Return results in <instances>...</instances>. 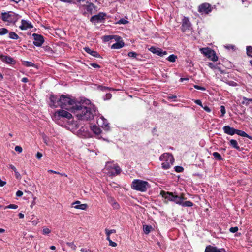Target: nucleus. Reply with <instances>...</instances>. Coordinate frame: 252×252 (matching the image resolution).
<instances>
[{"label": "nucleus", "mask_w": 252, "mask_h": 252, "mask_svg": "<svg viewBox=\"0 0 252 252\" xmlns=\"http://www.w3.org/2000/svg\"><path fill=\"white\" fill-rule=\"evenodd\" d=\"M160 195L166 199L173 202L175 200V198H177V195H174L171 192H165L164 191H161Z\"/></svg>", "instance_id": "obj_11"}, {"label": "nucleus", "mask_w": 252, "mask_h": 252, "mask_svg": "<svg viewBox=\"0 0 252 252\" xmlns=\"http://www.w3.org/2000/svg\"><path fill=\"white\" fill-rule=\"evenodd\" d=\"M80 9L82 13L85 16L92 14L96 10V7L92 3H89L87 5L81 6Z\"/></svg>", "instance_id": "obj_7"}, {"label": "nucleus", "mask_w": 252, "mask_h": 252, "mask_svg": "<svg viewBox=\"0 0 252 252\" xmlns=\"http://www.w3.org/2000/svg\"><path fill=\"white\" fill-rule=\"evenodd\" d=\"M97 124L101 127L106 129V130H109V123H108L107 120L104 118L103 117H101L97 120Z\"/></svg>", "instance_id": "obj_13"}, {"label": "nucleus", "mask_w": 252, "mask_h": 252, "mask_svg": "<svg viewBox=\"0 0 252 252\" xmlns=\"http://www.w3.org/2000/svg\"><path fill=\"white\" fill-rule=\"evenodd\" d=\"M9 168L13 170L14 171V172L16 170H17L16 167L12 164H10L9 165Z\"/></svg>", "instance_id": "obj_62"}, {"label": "nucleus", "mask_w": 252, "mask_h": 252, "mask_svg": "<svg viewBox=\"0 0 252 252\" xmlns=\"http://www.w3.org/2000/svg\"><path fill=\"white\" fill-rule=\"evenodd\" d=\"M107 199L108 202L114 209H118L120 208L119 204L113 197H108Z\"/></svg>", "instance_id": "obj_20"}, {"label": "nucleus", "mask_w": 252, "mask_h": 252, "mask_svg": "<svg viewBox=\"0 0 252 252\" xmlns=\"http://www.w3.org/2000/svg\"><path fill=\"white\" fill-rule=\"evenodd\" d=\"M204 110H205L206 112H211V109H210V108L207 106H203L202 107Z\"/></svg>", "instance_id": "obj_59"}, {"label": "nucleus", "mask_w": 252, "mask_h": 252, "mask_svg": "<svg viewBox=\"0 0 252 252\" xmlns=\"http://www.w3.org/2000/svg\"><path fill=\"white\" fill-rule=\"evenodd\" d=\"M15 150L20 153L22 152V148L20 146H16L15 147Z\"/></svg>", "instance_id": "obj_52"}, {"label": "nucleus", "mask_w": 252, "mask_h": 252, "mask_svg": "<svg viewBox=\"0 0 252 252\" xmlns=\"http://www.w3.org/2000/svg\"><path fill=\"white\" fill-rule=\"evenodd\" d=\"M220 112L221 113V117H223L224 114H225V107L223 105H221L220 106Z\"/></svg>", "instance_id": "obj_45"}, {"label": "nucleus", "mask_w": 252, "mask_h": 252, "mask_svg": "<svg viewBox=\"0 0 252 252\" xmlns=\"http://www.w3.org/2000/svg\"><path fill=\"white\" fill-rule=\"evenodd\" d=\"M22 81L24 83H26L28 81V79L27 78H23L22 79Z\"/></svg>", "instance_id": "obj_64"}, {"label": "nucleus", "mask_w": 252, "mask_h": 252, "mask_svg": "<svg viewBox=\"0 0 252 252\" xmlns=\"http://www.w3.org/2000/svg\"><path fill=\"white\" fill-rule=\"evenodd\" d=\"M131 188L137 191L145 192L150 187L149 183L145 181L134 179L131 185Z\"/></svg>", "instance_id": "obj_2"}, {"label": "nucleus", "mask_w": 252, "mask_h": 252, "mask_svg": "<svg viewBox=\"0 0 252 252\" xmlns=\"http://www.w3.org/2000/svg\"><path fill=\"white\" fill-rule=\"evenodd\" d=\"M149 50L151 52H152V53H153L154 54H157L158 55L160 56H163L164 55H166L167 53L166 51H163L160 48H156V47H155L154 46L151 47L149 49Z\"/></svg>", "instance_id": "obj_14"}, {"label": "nucleus", "mask_w": 252, "mask_h": 252, "mask_svg": "<svg viewBox=\"0 0 252 252\" xmlns=\"http://www.w3.org/2000/svg\"><path fill=\"white\" fill-rule=\"evenodd\" d=\"M2 61L7 63H11L13 62V59L9 56L2 55L0 57Z\"/></svg>", "instance_id": "obj_24"}, {"label": "nucleus", "mask_w": 252, "mask_h": 252, "mask_svg": "<svg viewBox=\"0 0 252 252\" xmlns=\"http://www.w3.org/2000/svg\"><path fill=\"white\" fill-rule=\"evenodd\" d=\"M72 115L66 110H59L56 111L53 115V119L56 120H59L61 119H70Z\"/></svg>", "instance_id": "obj_6"}, {"label": "nucleus", "mask_w": 252, "mask_h": 252, "mask_svg": "<svg viewBox=\"0 0 252 252\" xmlns=\"http://www.w3.org/2000/svg\"><path fill=\"white\" fill-rule=\"evenodd\" d=\"M90 65L94 68H95L100 67V65H99L98 64L94 63H91Z\"/></svg>", "instance_id": "obj_57"}, {"label": "nucleus", "mask_w": 252, "mask_h": 252, "mask_svg": "<svg viewBox=\"0 0 252 252\" xmlns=\"http://www.w3.org/2000/svg\"><path fill=\"white\" fill-rule=\"evenodd\" d=\"M104 16L105 15L103 13H99L98 15L92 16L91 18V21L94 23H98L104 19Z\"/></svg>", "instance_id": "obj_17"}, {"label": "nucleus", "mask_w": 252, "mask_h": 252, "mask_svg": "<svg viewBox=\"0 0 252 252\" xmlns=\"http://www.w3.org/2000/svg\"><path fill=\"white\" fill-rule=\"evenodd\" d=\"M194 87L197 90H202V91H205L206 90L205 88H204L203 87H201V86H198L196 85H194Z\"/></svg>", "instance_id": "obj_53"}, {"label": "nucleus", "mask_w": 252, "mask_h": 252, "mask_svg": "<svg viewBox=\"0 0 252 252\" xmlns=\"http://www.w3.org/2000/svg\"><path fill=\"white\" fill-rule=\"evenodd\" d=\"M104 40L105 41H108L113 38L115 39V40H118V39H120L121 37L120 36H117V35H107V36H104Z\"/></svg>", "instance_id": "obj_26"}, {"label": "nucleus", "mask_w": 252, "mask_h": 252, "mask_svg": "<svg viewBox=\"0 0 252 252\" xmlns=\"http://www.w3.org/2000/svg\"><path fill=\"white\" fill-rule=\"evenodd\" d=\"M116 40L117 42L116 43L113 44L111 46L112 49H120L124 46L125 43L123 41V40L121 39V38L120 39H118V40Z\"/></svg>", "instance_id": "obj_21"}, {"label": "nucleus", "mask_w": 252, "mask_h": 252, "mask_svg": "<svg viewBox=\"0 0 252 252\" xmlns=\"http://www.w3.org/2000/svg\"><path fill=\"white\" fill-rule=\"evenodd\" d=\"M224 47L225 48L229 49V50L232 49L233 50H235L236 49V47L233 45H231V44L226 45Z\"/></svg>", "instance_id": "obj_43"}, {"label": "nucleus", "mask_w": 252, "mask_h": 252, "mask_svg": "<svg viewBox=\"0 0 252 252\" xmlns=\"http://www.w3.org/2000/svg\"><path fill=\"white\" fill-rule=\"evenodd\" d=\"M238 230V227H231L229 229V231L232 233H235L237 232Z\"/></svg>", "instance_id": "obj_50"}, {"label": "nucleus", "mask_w": 252, "mask_h": 252, "mask_svg": "<svg viewBox=\"0 0 252 252\" xmlns=\"http://www.w3.org/2000/svg\"><path fill=\"white\" fill-rule=\"evenodd\" d=\"M193 205V203L192 202L190 201H187L185 202H183L181 206L183 207H191Z\"/></svg>", "instance_id": "obj_35"}, {"label": "nucleus", "mask_w": 252, "mask_h": 252, "mask_svg": "<svg viewBox=\"0 0 252 252\" xmlns=\"http://www.w3.org/2000/svg\"><path fill=\"white\" fill-rule=\"evenodd\" d=\"M175 170L177 172H182L184 169L181 166H176L175 167Z\"/></svg>", "instance_id": "obj_44"}, {"label": "nucleus", "mask_w": 252, "mask_h": 252, "mask_svg": "<svg viewBox=\"0 0 252 252\" xmlns=\"http://www.w3.org/2000/svg\"><path fill=\"white\" fill-rule=\"evenodd\" d=\"M105 231L107 236V240L109 241V245L112 247L117 246V244L116 243L113 242L110 239V234L116 233L115 229L109 230L107 228L105 229Z\"/></svg>", "instance_id": "obj_10"}, {"label": "nucleus", "mask_w": 252, "mask_h": 252, "mask_svg": "<svg viewBox=\"0 0 252 252\" xmlns=\"http://www.w3.org/2000/svg\"><path fill=\"white\" fill-rule=\"evenodd\" d=\"M98 88L99 90H100L101 91H106V90H111V89L110 88H108V87H105V86H100V85L98 86Z\"/></svg>", "instance_id": "obj_42"}, {"label": "nucleus", "mask_w": 252, "mask_h": 252, "mask_svg": "<svg viewBox=\"0 0 252 252\" xmlns=\"http://www.w3.org/2000/svg\"><path fill=\"white\" fill-rule=\"evenodd\" d=\"M23 194V193L22 191H21L20 190H18L16 192V196L18 197H20V196H22Z\"/></svg>", "instance_id": "obj_60"}, {"label": "nucleus", "mask_w": 252, "mask_h": 252, "mask_svg": "<svg viewBox=\"0 0 252 252\" xmlns=\"http://www.w3.org/2000/svg\"><path fill=\"white\" fill-rule=\"evenodd\" d=\"M32 27V26L31 23H29V22L24 20H22L21 25L19 27V28L22 30H27Z\"/></svg>", "instance_id": "obj_22"}, {"label": "nucleus", "mask_w": 252, "mask_h": 252, "mask_svg": "<svg viewBox=\"0 0 252 252\" xmlns=\"http://www.w3.org/2000/svg\"><path fill=\"white\" fill-rule=\"evenodd\" d=\"M205 252H226L224 249H218L216 247L208 246H207Z\"/></svg>", "instance_id": "obj_15"}, {"label": "nucleus", "mask_w": 252, "mask_h": 252, "mask_svg": "<svg viewBox=\"0 0 252 252\" xmlns=\"http://www.w3.org/2000/svg\"><path fill=\"white\" fill-rule=\"evenodd\" d=\"M22 64L26 67H34L35 64L32 62L23 61Z\"/></svg>", "instance_id": "obj_27"}, {"label": "nucleus", "mask_w": 252, "mask_h": 252, "mask_svg": "<svg viewBox=\"0 0 252 252\" xmlns=\"http://www.w3.org/2000/svg\"><path fill=\"white\" fill-rule=\"evenodd\" d=\"M42 157V153H40V152H37V154H36V158H38V159H40Z\"/></svg>", "instance_id": "obj_61"}, {"label": "nucleus", "mask_w": 252, "mask_h": 252, "mask_svg": "<svg viewBox=\"0 0 252 252\" xmlns=\"http://www.w3.org/2000/svg\"><path fill=\"white\" fill-rule=\"evenodd\" d=\"M18 208V206L15 204H10L8 206H6L4 207V209H16Z\"/></svg>", "instance_id": "obj_39"}, {"label": "nucleus", "mask_w": 252, "mask_h": 252, "mask_svg": "<svg viewBox=\"0 0 252 252\" xmlns=\"http://www.w3.org/2000/svg\"><path fill=\"white\" fill-rule=\"evenodd\" d=\"M15 173V176L17 179H21V175L17 171V170H16L14 171Z\"/></svg>", "instance_id": "obj_55"}, {"label": "nucleus", "mask_w": 252, "mask_h": 252, "mask_svg": "<svg viewBox=\"0 0 252 252\" xmlns=\"http://www.w3.org/2000/svg\"><path fill=\"white\" fill-rule=\"evenodd\" d=\"M112 95L110 93H107L106 94L104 99L105 100H109L111 98Z\"/></svg>", "instance_id": "obj_54"}, {"label": "nucleus", "mask_w": 252, "mask_h": 252, "mask_svg": "<svg viewBox=\"0 0 252 252\" xmlns=\"http://www.w3.org/2000/svg\"><path fill=\"white\" fill-rule=\"evenodd\" d=\"M210 49V48H201L200 50L201 53H202L203 54H204V55L206 56L208 54Z\"/></svg>", "instance_id": "obj_37"}, {"label": "nucleus", "mask_w": 252, "mask_h": 252, "mask_svg": "<svg viewBox=\"0 0 252 252\" xmlns=\"http://www.w3.org/2000/svg\"><path fill=\"white\" fill-rule=\"evenodd\" d=\"M208 58L210 59L213 61H217L218 60V57L216 56L215 51H213V53H212L209 55Z\"/></svg>", "instance_id": "obj_32"}, {"label": "nucleus", "mask_w": 252, "mask_h": 252, "mask_svg": "<svg viewBox=\"0 0 252 252\" xmlns=\"http://www.w3.org/2000/svg\"><path fill=\"white\" fill-rule=\"evenodd\" d=\"M223 130L225 133L230 135H233L234 134H235L236 132L235 129L228 126H223Z\"/></svg>", "instance_id": "obj_19"}, {"label": "nucleus", "mask_w": 252, "mask_h": 252, "mask_svg": "<svg viewBox=\"0 0 252 252\" xmlns=\"http://www.w3.org/2000/svg\"><path fill=\"white\" fill-rule=\"evenodd\" d=\"M194 102L197 105H200L201 107H203L201 101L200 100H194Z\"/></svg>", "instance_id": "obj_58"}, {"label": "nucleus", "mask_w": 252, "mask_h": 252, "mask_svg": "<svg viewBox=\"0 0 252 252\" xmlns=\"http://www.w3.org/2000/svg\"><path fill=\"white\" fill-rule=\"evenodd\" d=\"M91 129L96 135L100 134L101 132L100 128L96 125L91 126Z\"/></svg>", "instance_id": "obj_23"}, {"label": "nucleus", "mask_w": 252, "mask_h": 252, "mask_svg": "<svg viewBox=\"0 0 252 252\" xmlns=\"http://www.w3.org/2000/svg\"><path fill=\"white\" fill-rule=\"evenodd\" d=\"M9 37L13 39H18L19 36L14 32H11L9 33Z\"/></svg>", "instance_id": "obj_33"}, {"label": "nucleus", "mask_w": 252, "mask_h": 252, "mask_svg": "<svg viewBox=\"0 0 252 252\" xmlns=\"http://www.w3.org/2000/svg\"><path fill=\"white\" fill-rule=\"evenodd\" d=\"M33 36L34 37L33 44L37 47L41 46L44 41L43 37L36 33H33Z\"/></svg>", "instance_id": "obj_8"}, {"label": "nucleus", "mask_w": 252, "mask_h": 252, "mask_svg": "<svg viewBox=\"0 0 252 252\" xmlns=\"http://www.w3.org/2000/svg\"><path fill=\"white\" fill-rule=\"evenodd\" d=\"M235 134H237L238 135H240L241 136L249 137L250 139L252 138L251 137L249 136L248 135L246 132H245L243 131L240 130L236 129Z\"/></svg>", "instance_id": "obj_28"}, {"label": "nucleus", "mask_w": 252, "mask_h": 252, "mask_svg": "<svg viewBox=\"0 0 252 252\" xmlns=\"http://www.w3.org/2000/svg\"><path fill=\"white\" fill-rule=\"evenodd\" d=\"M212 155L214 156V158L217 160L221 161L223 159L221 155L218 152H213Z\"/></svg>", "instance_id": "obj_30"}, {"label": "nucleus", "mask_w": 252, "mask_h": 252, "mask_svg": "<svg viewBox=\"0 0 252 252\" xmlns=\"http://www.w3.org/2000/svg\"><path fill=\"white\" fill-rule=\"evenodd\" d=\"M143 229L144 232L146 234H148L151 231V226L147 225H144L143 226Z\"/></svg>", "instance_id": "obj_34"}, {"label": "nucleus", "mask_w": 252, "mask_h": 252, "mask_svg": "<svg viewBox=\"0 0 252 252\" xmlns=\"http://www.w3.org/2000/svg\"><path fill=\"white\" fill-rule=\"evenodd\" d=\"M1 18L3 21L9 23H15L18 19V15L11 11L2 13Z\"/></svg>", "instance_id": "obj_5"}, {"label": "nucleus", "mask_w": 252, "mask_h": 252, "mask_svg": "<svg viewBox=\"0 0 252 252\" xmlns=\"http://www.w3.org/2000/svg\"><path fill=\"white\" fill-rule=\"evenodd\" d=\"M184 199H185V198L183 195H181L180 196H177V198H175L173 202H175L177 204L182 205L183 200Z\"/></svg>", "instance_id": "obj_25"}, {"label": "nucleus", "mask_w": 252, "mask_h": 252, "mask_svg": "<svg viewBox=\"0 0 252 252\" xmlns=\"http://www.w3.org/2000/svg\"><path fill=\"white\" fill-rule=\"evenodd\" d=\"M67 245L69 247H70L72 250H75L76 249V246L72 242H68L66 243Z\"/></svg>", "instance_id": "obj_41"}, {"label": "nucleus", "mask_w": 252, "mask_h": 252, "mask_svg": "<svg viewBox=\"0 0 252 252\" xmlns=\"http://www.w3.org/2000/svg\"><path fill=\"white\" fill-rule=\"evenodd\" d=\"M106 170H108V174L111 176H116L119 174L121 171L120 168L114 162H107L105 168Z\"/></svg>", "instance_id": "obj_4"}, {"label": "nucleus", "mask_w": 252, "mask_h": 252, "mask_svg": "<svg viewBox=\"0 0 252 252\" xmlns=\"http://www.w3.org/2000/svg\"><path fill=\"white\" fill-rule=\"evenodd\" d=\"M84 50L87 53L92 55L94 57H96L97 55V53L96 52L92 51L89 47H85Z\"/></svg>", "instance_id": "obj_31"}, {"label": "nucleus", "mask_w": 252, "mask_h": 252, "mask_svg": "<svg viewBox=\"0 0 252 252\" xmlns=\"http://www.w3.org/2000/svg\"><path fill=\"white\" fill-rule=\"evenodd\" d=\"M51 232V230L48 228H44L43 229V234H48Z\"/></svg>", "instance_id": "obj_48"}, {"label": "nucleus", "mask_w": 252, "mask_h": 252, "mask_svg": "<svg viewBox=\"0 0 252 252\" xmlns=\"http://www.w3.org/2000/svg\"><path fill=\"white\" fill-rule=\"evenodd\" d=\"M213 51H214L210 49V50L209 51L208 54L206 56L208 57L209 55H210L212 53H213Z\"/></svg>", "instance_id": "obj_63"}, {"label": "nucleus", "mask_w": 252, "mask_h": 252, "mask_svg": "<svg viewBox=\"0 0 252 252\" xmlns=\"http://www.w3.org/2000/svg\"><path fill=\"white\" fill-rule=\"evenodd\" d=\"M50 100L51 101L50 105L51 106H53L57 107V106H60L59 98H58L57 97L54 95H51L50 97Z\"/></svg>", "instance_id": "obj_16"}, {"label": "nucleus", "mask_w": 252, "mask_h": 252, "mask_svg": "<svg viewBox=\"0 0 252 252\" xmlns=\"http://www.w3.org/2000/svg\"><path fill=\"white\" fill-rule=\"evenodd\" d=\"M208 65L212 69L216 68V66L214 64L212 63H209Z\"/></svg>", "instance_id": "obj_56"}, {"label": "nucleus", "mask_w": 252, "mask_h": 252, "mask_svg": "<svg viewBox=\"0 0 252 252\" xmlns=\"http://www.w3.org/2000/svg\"><path fill=\"white\" fill-rule=\"evenodd\" d=\"M8 30L6 28H1L0 29V35H2L8 33Z\"/></svg>", "instance_id": "obj_40"}, {"label": "nucleus", "mask_w": 252, "mask_h": 252, "mask_svg": "<svg viewBox=\"0 0 252 252\" xmlns=\"http://www.w3.org/2000/svg\"><path fill=\"white\" fill-rule=\"evenodd\" d=\"M71 207L76 209L85 210L88 208V205L87 204H81L80 201H76L71 204Z\"/></svg>", "instance_id": "obj_12"}, {"label": "nucleus", "mask_w": 252, "mask_h": 252, "mask_svg": "<svg viewBox=\"0 0 252 252\" xmlns=\"http://www.w3.org/2000/svg\"><path fill=\"white\" fill-rule=\"evenodd\" d=\"M177 56L175 55H170L167 58V60L170 62L174 63L176 61Z\"/></svg>", "instance_id": "obj_36"}, {"label": "nucleus", "mask_w": 252, "mask_h": 252, "mask_svg": "<svg viewBox=\"0 0 252 252\" xmlns=\"http://www.w3.org/2000/svg\"><path fill=\"white\" fill-rule=\"evenodd\" d=\"M128 23V21L124 19H121L118 22V23L119 24H126Z\"/></svg>", "instance_id": "obj_46"}, {"label": "nucleus", "mask_w": 252, "mask_h": 252, "mask_svg": "<svg viewBox=\"0 0 252 252\" xmlns=\"http://www.w3.org/2000/svg\"><path fill=\"white\" fill-rule=\"evenodd\" d=\"M159 160L162 161L161 165L164 169H169L174 162L173 156L168 153L162 154L159 157Z\"/></svg>", "instance_id": "obj_3"}, {"label": "nucleus", "mask_w": 252, "mask_h": 252, "mask_svg": "<svg viewBox=\"0 0 252 252\" xmlns=\"http://www.w3.org/2000/svg\"><path fill=\"white\" fill-rule=\"evenodd\" d=\"M230 145L233 148L236 149L237 150H239L240 147L238 146L237 141L236 140L232 139L230 141Z\"/></svg>", "instance_id": "obj_29"}, {"label": "nucleus", "mask_w": 252, "mask_h": 252, "mask_svg": "<svg viewBox=\"0 0 252 252\" xmlns=\"http://www.w3.org/2000/svg\"><path fill=\"white\" fill-rule=\"evenodd\" d=\"M226 83L231 86H237V83L233 81H228L227 82H226Z\"/></svg>", "instance_id": "obj_51"}, {"label": "nucleus", "mask_w": 252, "mask_h": 252, "mask_svg": "<svg viewBox=\"0 0 252 252\" xmlns=\"http://www.w3.org/2000/svg\"><path fill=\"white\" fill-rule=\"evenodd\" d=\"M243 99H244V100L242 102L243 104H245L247 105V104L249 103V101H252V100L251 99H247V98H246L245 97H244L243 98Z\"/></svg>", "instance_id": "obj_47"}, {"label": "nucleus", "mask_w": 252, "mask_h": 252, "mask_svg": "<svg viewBox=\"0 0 252 252\" xmlns=\"http://www.w3.org/2000/svg\"><path fill=\"white\" fill-rule=\"evenodd\" d=\"M137 54L134 52H129L128 53V56L129 57L136 58Z\"/></svg>", "instance_id": "obj_49"}, {"label": "nucleus", "mask_w": 252, "mask_h": 252, "mask_svg": "<svg viewBox=\"0 0 252 252\" xmlns=\"http://www.w3.org/2000/svg\"><path fill=\"white\" fill-rule=\"evenodd\" d=\"M190 26V23L188 18L184 17L183 19L182 25V30L185 32L188 29H189Z\"/></svg>", "instance_id": "obj_18"}, {"label": "nucleus", "mask_w": 252, "mask_h": 252, "mask_svg": "<svg viewBox=\"0 0 252 252\" xmlns=\"http://www.w3.org/2000/svg\"><path fill=\"white\" fill-rule=\"evenodd\" d=\"M247 54L250 57H252V47L251 46L247 47Z\"/></svg>", "instance_id": "obj_38"}, {"label": "nucleus", "mask_w": 252, "mask_h": 252, "mask_svg": "<svg viewBox=\"0 0 252 252\" xmlns=\"http://www.w3.org/2000/svg\"><path fill=\"white\" fill-rule=\"evenodd\" d=\"M211 10L212 8L210 4L207 3L201 4L198 8L199 12L204 14H208L209 12H211Z\"/></svg>", "instance_id": "obj_9"}, {"label": "nucleus", "mask_w": 252, "mask_h": 252, "mask_svg": "<svg viewBox=\"0 0 252 252\" xmlns=\"http://www.w3.org/2000/svg\"><path fill=\"white\" fill-rule=\"evenodd\" d=\"M60 106L73 113L80 120H90L96 114V108L93 105L81 106L68 95H62L59 98Z\"/></svg>", "instance_id": "obj_1"}]
</instances>
